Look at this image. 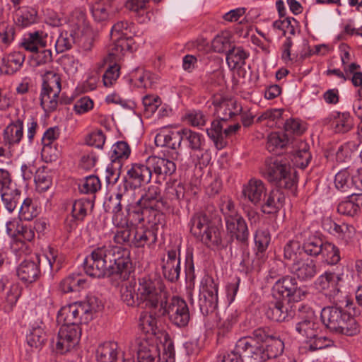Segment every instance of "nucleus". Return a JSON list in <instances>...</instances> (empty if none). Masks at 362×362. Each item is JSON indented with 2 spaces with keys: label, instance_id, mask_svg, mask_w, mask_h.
Wrapping results in <instances>:
<instances>
[{
  "label": "nucleus",
  "instance_id": "nucleus-1",
  "mask_svg": "<svg viewBox=\"0 0 362 362\" xmlns=\"http://www.w3.org/2000/svg\"><path fill=\"white\" fill-rule=\"evenodd\" d=\"M130 254L129 249L118 246L97 247L86 257L84 271L91 277L117 275L124 279L129 276L132 268Z\"/></svg>",
  "mask_w": 362,
  "mask_h": 362
},
{
  "label": "nucleus",
  "instance_id": "nucleus-2",
  "mask_svg": "<svg viewBox=\"0 0 362 362\" xmlns=\"http://www.w3.org/2000/svg\"><path fill=\"white\" fill-rule=\"evenodd\" d=\"M121 299L129 307L144 305L148 309L160 308L169 298L162 280L144 276L138 282H128L121 287Z\"/></svg>",
  "mask_w": 362,
  "mask_h": 362
},
{
  "label": "nucleus",
  "instance_id": "nucleus-3",
  "mask_svg": "<svg viewBox=\"0 0 362 362\" xmlns=\"http://www.w3.org/2000/svg\"><path fill=\"white\" fill-rule=\"evenodd\" d=\"M103 308L101 301L95 296L88 295L81 301H76L63 306L58 312V323L81 327L93 319V315Z\"/></svg>",
  "mask_w": 362,
  "mask_h": 362
},
{
  "label": "nucleus",
  "instance_id": "nucleus-4",
  "mask_svg": "<svg viewBox=\"0 0 362 362\" xmlns=\"http://www.w3.org/2000/svg\"><path fill=\"white\" fill-rule=\"evenodd\" d=\"M321 320L328 329L336 333L354 336L360 332L356 319L339 307L324 308L321 311Z\"/></svg>",
  "mask_w": 362,
  "mask_h": 362
},
{
  "label": "nucleus",
  "instance_id": "nucleus-5",
  "mask_svg": "<svg viewBox=\"0 0 362 362\" xmlns=\"http://www.w3.org/2000/svg\"><path fill=\"white\" fill-rule=\"evenodd\" d=\"M262 173L269 182L280 188L291 189L297 182L296 172L284 159L267 158Z\"/></svg>",
  "mask_w": 362,
  "mask_h": 362
},
{
  "label": "nucleus",
  "instance_id": "nucleus-6",
  "mask_svg": "<svg viewBox=\"0 0 362 362\" xmlns=\"http://www.w3.org/2000/svg\"><path fill=\"white\" fill-rule=\"evenodd\" d=\"M191 233L200 238L202 243L211 250L223 247L221 231L205 214L198 213L191 219Z\"/></svg>",
  "mask_w": 362,
  "mask_h": 362
},
{
  "label": "nucleus",
  "instance_id": "nucleus-7",
  "mask_svg": "<svg viewBox=\"0 0 362 362\" xmlns=\"http://www.w3.org/2000/svg\"><path fill=\"white\" fill-rule=\"evenodd\" d=\"M134 24L127 21L115 23L110 30L112 42L108 46L109 57L117 60L122 58L127 52L136 49L135 42L131 36Z\"/></svg>",
  "mask_w": 362,
  "mask_h": 362
},
{
  "label": "nucleus",
  "instance_id": "nucleus-8",
  "mask_svg": "<svg viewBox=\"0 0 362 362\" xmlns=\"http://www.w3.org/2000/svg\"><path fill=\"white\" fill-rule=\"evenodd\" d=\"M61 90L59 74L52 71L45 72L42 76L40 99V105L46 112H53L57 108Z\"/></svg>",
  "mask_w": 362,
  "mask_h": 362
},
{
  "label": "nucleus",
  "instance_id": "nucleus-9",
  "mask_svg": "<svg viewBox=\"0 0 362 362\" xmlns=\"http://www.w3.org/2000/svg\"><path fill=\"white\" fill-rule=\"evenodd\" d=\"M162 315H167L172 324L179 328L187 327L190 320L189 307L186 301L178 297L173 296L168 299L159 308Z\"/></svg>",
  "mask_w": 362,
  "mask_h": 362
},
{
  "label": "nucleus",
  "instance_id": "nucleus-10",
  "mask_svg": "<svg viewBox=\"0 0 362 362\" xmlns=\"http://www.w3.org/2000/svg\"><path fill=\"white\" fill-rule=\"evenodd\" d=\"M135 191L132 187L128 188L127 182L119 186L118 192L111 195L105 202V211L113 214L112 222L115 226L127 224V220L123 218L122 202L130 203V197L134 196Z\"/></svg>",
  "mask_w": 362,
  "mask_h": 362
},
{
  "label": "nucleus",
  "instance_id": "nucleus-11",
  "mask_svg": "<svg viewBox=\"0 0 362 362\" xmlns=\"http://www.w3.org/2000/svg\"><path fill=\"white\" fill-rule=\"evenodd\" d=\"M218 282L211 276H205L199 288V307L204 315H208L218 308Z\"/></svg>",
  "mask_w": 362,
  "mask_h": 362
},
{
  "label": "nucleus",
  "instance_id": "nucleus-12",
  "mask_svg": "<svg viewBox=\"0 0 362 362\" xmlns=\"http://www.w3.org/2000/svg\"><path fill=\"white\" fill-rule=\"evenodd\" d=\"M26 119L25 111L16 110V117L11 119L3 132V143L9 148L18 145L23 138L24 122Z\"/></svg>",
  "mask_w": 362,
  "mask_h": 362
},
{
  "label": "nucleus",
  "instance_id": "nucleus-13",
  "mask_svg": "<svg viewBox=\"0 0 362 362\" xmlns=\"http://www.w3.org/2000/svg\"><path fill=\"white\" fill-rule=\"evenodd\" d=\"M81 337V327L62 324L59 328L55 346L56 351L64 354L78 345Z\"/></svg>",
  "mask_w": 362,
  "mask_h": 362
},
{
  "label": "nucleus",
  "instance_id": "nucleus-14",
  "mask_svg": "<svg viewBox=\"0 0 362 362\" xmlns=\"http://www.w3.org/2000/svg\"><path fill=\"white\" fill-rule=\"evenodd\" d=\"M236 350L241 355L243 362H264L266 356L264 353V344H259L252 338H242L235 346Z\"/></svg>",
  "mask_w": 362,
  "mask_h": 362
},
{
  "label": "nucleus",
  "instance_id": "nucleus-15",
  "mask_svg": "<svg viewBox=\"0 0 362 362\" xmlns=\"http://www.w3.org/2000/svg\"><path fill=\"white\" fill-rule=\"evenodd\" d=\"M322 124L336 134H344L354 127V119L348 112L333 111L322 119Z\"/></svg>",
  "mask_w": 362,
  "mask_h": 362
},
{
  "label": "nucleus",
  "instance_id": "nucleus-16",
  "mask_svg": "<svg viewBox=\"0 0 362 362\" xmlns=\"http://www.w3.org/2000/svg\"><path fill=\"white\" fill-rule=\"evenodd\" d=\"M290 272L300 281L313 279L320 272L316 260L310 258H300L294 260L290 266Z\"/></svg>",
  "mask_w": 362,
  "mask_h": 362
},
{
  "label": "nucleus",
  "instance_id": "nucleus-17",
  "mask_svg": "<svg viewBox=\"0 0 362 362\" xmlns=\"http://www.w3.org/2000/svg\"><path fill=\"white\" fill-rule=\"evenodd\" d=\"M179 246L167 251V257L162 259L161 268L164 277L170 282L178 280L180 274V259Z\"/></svg>",
  "mask_w": 362,
  "mask_h": 362
},
{
  "label": "nucleus",
  "instance_id": "nucleus-18",
  "mask_svg": "<svg viewBox=\"0 0 362 362\" xmlns=\"http://www.w3.org/2000/svg\"><path fill=\"white\" fill-rule=\"evenodd\" d=\"M148 166L151 168L152 175H155L158 182L164 181L176 171V165L167 158L151 156L147 158Z\"/></svg>",
  "mask_w": 362,
  "mask_h": 362
},
{
  "label": "nucleus",
  "instance_id": "nucleus-19",
  "mask_svg": "<svg viewBox=\"0 0 362 362\" xmlns=\"http://www.w3.org/2000/svg\"><path fill=\"white\" fill-rule=\"evenodd\" d=\"M135 346L137 352V362L159 361L158 346L152 339L138 338L135 340Z\"/></svg>",
  "mask_w": 362,
  "mask_h": 362
},
{
  "label": "nucleus",
  "instance_id": "nucleus-20",
  "mask_svg": "<svg viewBox=\"0 0 362 362\" xmlns=\"http://www.w3.org/2000/svg\"><path fill=\"white\" fill-rule=\"evenodd\" d=\"M226 232L232 240H235L243 245H247L250 232L247 223L240 215L225 221Z\"/></svg>",
  "mask_w": 362,
  "mask_h": 362
},
{
  "label": "nucleus",
  "instance_id": "nucleus-21",
  "mask_svg": "<svg viewBox=\"0 0 362 362\" xmlns=\"http://www.w3.org/2000/svg\"><path fill=\"white\" fill-rule=\"evenodd\" d=\"M267 192L266 184L257 178L250 179L247 183L243 185L242 189V194L244 198L255 206L262 203Z\"/></svg>",
  "mask_w": 362,
  "mask_h": 362
},
{
  "label": "nucleus",
  "instance_id": "nucleus-22",
  "mask_svg": "<svg viewBox=\"0 0 362 362\" xmlns=\"http://www.w3.org/2000/svg\"><path fill=\"white\" fill-rule=\"evenodd\" d=\"M98 362H132L131 359H125L115 341H107L101 344L97 349Z\"/></svg>",
  "mask_w": 362,
  "mask_h": 362
},
{
  "label": "nucleus",
  "instance_id": "nucleus-23",
  "mask_svg": "<svg viewBox=\"0 0 362 362\" xmlns=\"http://www.w3.org/2000/svg\"><path fill=\"white\" fill-rule=\"evenodd\" d=\"M25 54L23 52L13 51L4 54L0 59V72L4 75H13L23 65Z\"/></svg>",
  "mask_w": 362,
  "mask_h": 362
},
{
  "label": "nucleus",
  "instance_id": "nucleus-24",
  "mask_svg": "<svg viewBox=\"0 0 362 362\" xmlns=\"http://www.w3.org/2000/svg\"><path fill=\"white\" fill-rule=\"evenodd\" d=\"M152 175L151 168L148 166V159L146 160L145 163L132 164L127 171L129 182L134 187H139L150 182Z\"/></svg>",
  "mask_w": 362,
  "mask_h": 362
},
{
  "label": "nucleus",
  "instance_id": "nucleus-25",
  "mask_svg": "<svg viewBox=\"0 0 362 362\" xmlns=\"http://www.w3.org/2000/svg\"><path fill=\"white\" fill-rule=\"evenodd\" d=\"M284 194L281 190L274 189L266 192V196L258 206L265 214H276L284 206Z\"/></svg>",
  "mask_w": 362,
  "mask_h": 362
},
{
  "label": "nucleus",
  "instance_id": "nucleus-26",
  "mask_svg": "<svg viewBox=\"0 0 362 362\" xmlns=\"http://www.w3.org/2000/svg\"><path fill=\"white\" fill-rule=\"evenodd\" d=\"M48 35L42 30L25 33L21 39L20 47L30 52H37L47 46Z\"/></svg>",
  "mask_w": 362,
  "mask_h": 362
},
{
  "label": "nucleus",
  "instance_id": "nucleus-27",
  "mask_svg": "<svg viewBox=\"0 0 362 362\" xmlns=\"http://www.w3.org/2000/svg\"><path fill=\"white\" fill-rule=\"evenodd\" d=\"M342 274L330 270L325 271L316 279L315 286L329 295H335L339 291V283L342 280Z\"/></svg>",
  "mask_w": 362,
  "mask_h": 362
},
{
  "label": "nucleus",
  "instance_id": "nucleus-28",
  "mask_svg": "<svg viewBox=\"0 0 362 362\" xmlns=\"http://www.w3.org/2000/svg\"><path fill=\"white\" fill-rule=\"evenodd\" d=\"M69 27L70 30L86 38L90 28L85 9L77 8L72 11L69 20Z\"/></svg>",
  "mask_w": 362,
  "mask_h": 362
},
{
  "label": "nucleus",
  "instance_id": "nucleus-29",
  "mask_svg": "<svg viewBox=\"0 0 362 362\" xmlns=\"http://www.w3.org/2000/svg\"><path fill=\"white\" fill-rule=\"evenodd\" d=\"M160 192V188L158 186L150 185L144 194L136 202V204H140L144 207V209H163L165 202L163 200Z\"/></svg>",
  "mask_w": 362,
  "mask_h": 362
},
{
  "label": "nucleus",
  "instance_id": "nucleus-30",
  "mask_svg": "<svg viewBox=\"0 0 362 362\" xmlns=\"http://www.w3.org/2000/svg\"><path fill=\"white\" fill-rule=\"evenodd\" d=\"M180 134L181 129L173 130L164 127L156 134L155 144L157 146H165L175 150L181 146L182 136Z\"/></svg>",
  "mask_w": 362,
  "mask_h": 362
},
{
  "label": "nucleus",
  "instance_id": "nucleus-31",
  "mask_svg": "<svg viewBox=\"0 0 362 362\" xmlns=\"http://www.w3.org/2000/svg\"><path fill=\"white\" fill-rule=\"evenodd\" d=\"M322 226L325 230L342 241L345 245H348L351 241L354 230L351 226L345 223L339 225L331 219H326Z\"/></svg>",
  "mask_w": 362,
  "mask_h": 362
},
{
  "label": "nucleus",
  "instance_id": "nucleus-32",
  "mask_svg": "<svg viewBox=\"0 0 362 362\" xmlns=\"http://www.w3.org/2000/svg\"><path fill=\"white\" fill-rule=\"evenodd\" d=\"M40 261L25 259L21 263L17 269L18 278L23 282L31 284L37 281L40 275Z\"/></svg>",
  "mask_w": 362,
  "mask_h": 362
},
{
  "label": "nucleus",
  "instance_id": "nucleus-33",
  "mask_svg": "<svg viewBox=\"0 0 362 362\" xmlns=\"http://www.w3.org/2000/svg\"><path fill=\"white\" fill-rule=\"evenodd\" d=\"M157 241V233L155 228H137L133 230L132 247L141 248L151 247Z\"/></svg>",
  "mask_w": 362,
  "mask_h": 362
},
{
  "label": "nucleus",
  "instance_id": "nucleus-34",
  "mask_svg": "<svg viewBox=\"0 0 362 362\" xmlns=\"http://www.w3.org/2000/svg\"><path fill=\"white\" fill-rule=\"evenodd\" d=\"M88 286L87 279L81 273H72L59 283V290L63 293L78 292Z\"/></svg>",
  "mask_w": 362,
  "mask_h": 362
},
{
  "label": "nucleus",
  "instance_id": "nucleus-35",
  "mask_svg": "<svg viewBox=\"0 0 362 362\" xmlns=\"http://www.w3.org/2000/svg\"><path fill=\"white\" fill-rule=\"evenodd\" d=\"M293 143V139L287 134L280 132H273L267 137L266 148L271 153H280L286 150Z\"/></svg>",
  "mask_w": 362,
  "mask_h": 362
},
{
  "label": "nucleus",
  "instance_id": "nucleus-36",
  "mask_svg": "<svg viewBox=\"0 0 362 362\" xmlns=\"http://www.w3.org/2000/svg\"><path fill=\"white\" fill-rule=\"evenodd\" d=\"M297 281L294 276L286 275L279 279L272 288L273 296L276 298H282L283 300L289 299Z\"/></svg>",
  "mask_w": 362,
  "mask_h": 362
},
{
  "label": "nucleus",
  "instance_id": "nucleus-37",
  "mask_svg": "<svg viewBox=\"0 0 362 362\" xmlns=\"http://www.w3.org/2000/svg\"><path fill=\"white\" fill-rule=\"evenodd\" d=\"M14 21L22 28L30 26L37 22V10L32 6H18L15 10Z\"/></svg>",
  "mask_w": 362,
  "mask_h": 362
},
{
  "label": "nucleus",
  "instance_id": "nucleus-38",
  "mask_svg": "<svg viewBox=\"0 0 362 362\" xmlns=\"http://www.w3.org/2000/svg\"><path fill=\"white\" fill-rule=\"evenodd\" d=\"M242 112V107L234 100H223L216 107L218 118L227 122Z\"/></svg>",
  "mask_w": 362,
  "mask_h": 362
},
{
  "label": "nucleus",
  "instance_id": "nucleus-39",
  "mask_svg": "<svg viewBox=\"0 0 362 362\" xmlns=\"http://www.w3.org/2000/svg\"><path fill=\"white\" fill-rule=\"evenodd\" d=\"M139 327L144 333L150 335L148 339H152L154 341V336L158 329L156 314L151 311H142L139 318Z\"/></svg>",
  "mask_w": 362,
  "mask_h": 362
},
{
  "label": "nucleus",
  "instance_id": "nucleus-40",
  "mask_svg": "<svg viewBox=\"0 0 362 362\" xmlns=\"http://www.w3.org/2000/svg\"><path fill=\"white\" fill-rule=\"evenodd\" d=\"M250 57L248 51L241 46H233L226 53V62L230 69L241 68Z\"/></svg>",
  "mask_w": 362,
  "mask_h": 362
},
{
  "label": "nucleus",
  "instance_id": "nucleus-41",
  "mask_svg": "<svg viewBox=\"0 0 362 362\" xmlns=\"http://www.w3.org/2000/svg\"><path fill=\"white\" fill-rule=\"evenodd\" d=\"M92 16L95 21H107L115 17L117 8L112 3L95 2L90 8Z\"/></svg>",
  "mask_w": 362,
  "mask_h": 362
},
{
  "label": "nucleus",
  "instance_id": "nucleus-42",
  "mask_svg": "<svg viewBox=\"0 0 362 362\" xmlns=\"http://www.w3.org/2000/svg\"><path fill=\"white\" fill-rule=\"evenodd\" d=\"M21 296V288L16 284H12L1 299V309L6 313H12Z\"/></svg>",
  "mask_w": 362,
  "mask_h": 362
},
{
  "label": "nucleus",
  "instance_id": "nucleus-43",
  "mask_svg": "<svg viewBox=\"0 0 362 362\" xmlns=\"http://www.w3.org/2000/svg\"><path fill=\"white\" fill-rule=\"evenodd\" d=\"M93 208V203L90 199L82 198L74 201L67 207V211L76 219L83 221Z\"/></svg>",
  "mask_w": 362,
  "mask_h": 362
},
{
  "label": "nucleus",
  "instance_id": "nucleus-44",
  "mask_svg": "<svg viewBox=\"0 0 362 362\" xmlns=\"http://www.w3.org/2000/svg\"><path fill=\"white\" fill-rule=\"evenodd\" d=\"M83 40V37L70 30H62L55 43L56 51L57 53L64 52L71 49L74 43H81Z\"/></svg>",
  "mask_w": 362,
  "mask_h": 362
},
{
  "label": "nucleus",
  "instance_id": "nucleus-45",
  "mask_svg": "<svg viewBox=\"0 0 362 362\" xmlns=\"http://www.w3.org/2000/svg\"><path fill=\"white\" fill-rule=\"evenodd\" d=\"M158 80V75L144 69L136 70L132 78L134 84L141 88H151Z\"/></svg>",
  "mask_w": 362,
  "mask_h": 362
},
{
  "label": "nucleus",
  "instance_id": "nucleus-46",
  "mask_svg": "<svg viewBox=\"0 0 362 362\" xmlns=\"http://www.w3.org/2000/svg\"><path fill=\"white\" fill-rule=\"evenodd\" d=\"M226 122L221 119L214 120L211 122V127L207 129L206 132L209 138L214 142L218 148H223L226 146L227 141L224 139L223 130Z\"/></svg>",
  "mask_w": 362,
  "mask_h": 362
},
{
  "label": "nucleus",
  "instance_id": "nucleus-47",
  "mask_svg": "<svg viewBox=\"0 0 362 362\" xmlns=\"http://www.w3.org/2000/svg\"><path fill=\"white\" fill-rule=\"evenodd\" d=\"M296 145L298 149L294 150L293 160L296 166L303 169L308 165L312 158L309 146L301 140L296 141Z\"/></svg>",
  "mask_w": 362,
  "mask_h": 362
},
{
  "label": "nucleus",
  "instance_id": "nucleus-48",
  "mask_svg": "<svg viewBox=\"0 0 362 362\" xmlns=\"http://www.w3.org/2000/svg\"><path fill=\"white\" fill-rule=\"evenodd\" d=\"M40 212V207L37 201L30 197L25 198L19 210L20 220L31 221L35 218Z\"/></svg>",
  "mask_w": 362,
  "mask_h": 362
},
{
  "label": "nucleus",
  "instance_id": "nucleus-49",
  "mask_svg": "<svg viewBox=\"0 0 362 362\" xmlns=\"http://www.w3.org/2000/svg\"><path fill=\"white\" fill-rule=\"evenodd\" d=\"M180 136H182V141H186L188 143V147L190 149L193 151L203 150L205 139L201 134L184 128L181 129Z\"/></svg>",
  "mask_w": 362,
  "mask_h": 362
},
{
  "label": "nucleus",
  "instance_id": "nucleus-50",
  "mask_svg": "<svg viewBox=\"0 0 362 362\" xmlns=\"http://www.w3.org/2000/svg\"><path fill=\"white\" fill-rule=\"evenodd\" d=\"M356 193L351 192L346 200L339 202L337 206V211L342 215L351 217L358 215L360 209L358 203L356 200Z\"/></svg>",
  "mask_w": 362,
  "mask_h": 362
},
{
  "label": "nucleus",
  "instance_id": "nucleus-51",
  "mask_svg": "<svg viewBox=\"0 0 362 362\" xmlns=\"http://www.w3.org/2000/svg\"><path fill=\"white\" fill-rule=\"evenodd\" d=\"M296 330L306 340L314 338L320 331L318 322L310 318L302 320L296 325Z\"/></svg>",
  "mask_w": 362,
  "mask_h": 362
},
{
  "label": "nucleus",
  "instance_id": "nucleus-52",
  "mask_svg": "<svg viewBox=\"0 0 362 362\" xmlns=\"http://www.w3.org/2000/svg\"><path fill=\"white\" fill-rule=\"evenodd\" d=\"M320 255L324 262L328 265H336L341 260L339 248L329 241H325Z\"/></svg>",
  "mask_w": 362,
  "mask_h": 362
},
{
  "label": "nucleus",
  "instance_id": "nucleus-53",
  "mask_svg": "<svg viewBox=\"0 0 362 362\" xmlns=\"http://www.w3.org/2000/svg\"><path fill=\"white\" fill-rule=\"evenodd\" d=\"M324 243L325 240L320 237L312 235L304 240L302 248L307 255L317 257L322 252Z\"/></svg>",
  "mask_w": 362,
  "mask_h": 362
},
{
  "label": "nucleus",
  "instance_id": "nucleus-54",
  "mask_svg": "<svg viewBox=\"0 0 362 362\" xmlns=\"http://www.w3.org/2000/svg\"><path fill=\"white\" fill-rule=\"evenodd\" d=\"M1 200L4 204L5 208L8 212H13L17 207L20 199L21 191L18 189L16 186L1 192Z\"/></svg>",
  "mask_w": 362,
  "mask_h": 362
},
{
  "label": "nucleus",
  "instance_id": "nucleus-55",
  "mask_svg": "<svg viewBox=\"0 0 362 362\" xmlns=\"http://www.w3.org/2000/svg\"><path fill=\"white\" fill-rule=\"evenodd\" d=\"M131 149L129 144L125 141H118L115 144L110 151V158L112 163H117L121 166V161L129 158Z\"/></svg>",
  "mask_w": 362,
  "mask_h": 362
},
{
  "label": "nucleus",
  "instance_id": "nucleus-56",
  "mask_svg": "<svg viewBox=\"0 0 362 362\" xmlns=\"http://www.w3.org/2000/svg\"><path fill=\"white\" fill-rule=\"evenodd\" d=\"M213 50L217 53L226 52L231 49V35L228 31H223L215 36L211 42Z\"/></svg>",
  "mask_w": 362,
  "mask_h": 362
},
{
  "label": "nucleus",
  "instance_id": "nucleus-57",
  "mask_svg": "<svg viewBox=\"0 0 362 362\" xmlns=\"http://www.w3.org/2000/svg\"><path fill=\"white\" fill-rule=\"evenodd\" d=\"M283 114L282 109H269L262 112L257 119V122H264L270 128L279 127Z\"/></svg>",
  "mask_w": 362,
  "mask_h": 362
},
{
  "label": "nucleus",
  "instance_id": "nucleus-58",
  "mask_svg": "<svg viewBox=\"0 0 362 362\" xmlns=\"http://www.w3.org/2000/svg\"><path fill=\"white\" fill-rule=\"evenodd\" d=\"M284 349V343L281 339L274 337H271L266 342V344H264V353L266 356V361L280 356L283 353Z\"/></svg>",
  "mask_w": 362,
  "mask_h": 362
},
{
  "label": "nucleus",
  "instance_id": "nucleus-59",
  "mask_svg": "<svg viewBox=\"0 0 362 362\" xmlns=\"http://www.w3.org/2000/svg\"><path fill=\"white\" fill-rule=\"evenodd\" d=\"M46 336L43 328L40 325H33L26 335V341L30 347L39 348L45 341Z\"/></svg>",
  "mask_w": 362,
  "mask_h": 362
},
{
  "label": "nucleus",
  "instance_id": "nucleus-60",
  "mask_svg": "<svg viewBox=\"0 0 362 362\" xmlns=\"http://www.w3.org/2000/svg\"><path fill=\"white\" fill-rule=\"evenodd\" d=\"M185 193V185L176 180L172 182H167L165 189V197L171 202L177 201L180 202L184 198Z\"/></svg>",
  "mask_w": 362,
  "mask_h": 362
},
{
  "label": "nucleus",
  "instance_id": "nucleus-61",
  "mask_svg": "<svg viewBox=\"0 0 362 362\" xmlns=\"http://www.w3.org/2000/svg\"><path fill=\"white\" fill-rule=\"evenodd\" d=\"M163 209H146L144 213L146 214V221L150 225L149 228H155L158 230V226H163L165 222V216L162 212Z\"/></svg>",
  "mask_w": 362,
  "mask_h": 362
},
{
  "label": "nucleus",
  "instance_id": "nucleus-62",
  "mask_svg": "<svg viewBox=\"0 0 362 362\" xmlns=\"http://www.w3.org/2000/svg\"><path fill=\"white\" fill-rule=\"evenodd\" d=\"M127 218L132 224H139L146 221V214L144 213V207L140 204L130 202L127 204Z\"/></svg>",
  "mask_w": 362,
  "mask_h": 362
},
{
  "label": "nucleus",
  "instance_id": "nucleus-63",
  "mask_svg": "<svg viewBox=\"0 0 362 362\" xmlns=\"http://www.w3.org/2000/svg\"><path fill=\"white\" fill-rule=\"evenodd\" d=\"M121 58L114 60L109 57V54L105 59L106 62H110V63H113V64L110 65L105 74L103 76V81L104 86L106 87L111 86L118 78L119 76V66L117 64V62L120 60Z\"/></svg>",
  "mask_w": 362,
  "mask_h": 362
},
{
  "label": "nucleus",
  "instance_id": "nucleus-64",
  "mask_svg": "<svg viewBox=\"0 0 362 362\" xmlns=\"http://www.w3.org/2000/svg\"><path fill=\"white\" fill-rule=\"evenodd\" d=\"M334 185L336 188L341 192H348L353 188L352 176L346 170H342L338 172L334 178Z\"/></svg>",
  "mask_w": 362,
  "mask_h": 362
}]
</instances>
